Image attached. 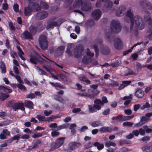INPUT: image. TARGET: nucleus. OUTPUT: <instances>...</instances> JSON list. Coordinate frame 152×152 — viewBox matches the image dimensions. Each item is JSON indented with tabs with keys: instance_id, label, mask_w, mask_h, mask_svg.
<instances>
[{
	"instance_id": "nucleus-1",
	"label": "nucleus",
	"mask_w": 152,
	"mask_h": 152,
	"mask_svg": "<svg viewBox=\"0 0 152 152\" xmlns=\"http://www.w3.org/2000/svg\"><path fill=\"white\" fill-rule=\"evenodd\" d=\"M110 28L111 32H107L105 35L107 39L111 42L113 41L115 37L113 33H117L121 31V27L120 22L117 20H112L110 23Z\"/></svg>"
},
{
	"instance_id": "nucleus-2",
	"label": "nucleus",
	"mask_w": 152,
	"mask_h": 152,
	"mask_svg": "<svg viewBox=\"0 0 152 152\" xmlns=\"http://www.w3.org/2000/svg\"><path fill=\"white\" fill-rule=\"evenodd\" d=\"M134 117L133 115L130 116H123L122 115H119L117 117H113L111 119L113 121L116 120V121H113L114 124L120 122L129 120L132 119Z\"/></svg>"
},
{
	"instance_id": "nucleus-3",
	"label": "nucleus",
	"mask_w": 152,
	"mask_h": 152,
	"mask_svg": "<svg viewBox=\"0 0 152 152\" xmlns=\"http://www.w3.org/2000/svg\"><path fill=\"white\" fill-rule=\"evenodd\" d=\"M126 18H124V20L128 23H130V29L131 31L132 30L134 26V19L133 13L130 10L127 11L126 14Z\"/></svg>"
},
{
	"instance_id": "nucleus-4",
	"label": "nucleus",
	"mask_w": 152,
	"mask_h": 152,
	"mask_svg": "<svg viewBox=\"0 0 152 152\" xmlns=\"http://www.w3.org/2000/svg\"><path fill=\"white\" fill-rule=\"evenodd\" d=\"M39 42L41 48L44 50H46L47 49L48 47V43L46 39V37L45 35H41L40 36Z\"/></svg>"
},
{
	"instance_id": "nucleus-5",
	"label": "nucleus",
	"mask_w": 152,
	"mask_h": 152,
	"mask_svg": "<svg viewBox=\"0 0 152 152\" xmlns=\"http://www.w3.org/2000/svg\"><path fill=\"white\" fill-rule=\"evenodd\" d=\"M134 20L135 24L137 28L140 30H142L144 28V23L142 19L138 15L134 17Z\"/></svg>"
},
{
	"instance_id": "nucleus-6",
	"label": "nucleus",
	"mask_w": 152,
	"mask_h": 152,
	"mask_svg": "<svg viewBox=\"0 0 152 152\" xmlns=\"http://www.w3.org/2000/svg\"><path fill=\"white\" fill-rule=\"evenodd\" d=\"M84 50V48L82 45L79 44L75 48L74 53L75 58H78L80 57Z\"/></svg>"
},
{
	"instance_id": "nucleus-7",
	"label": "nucleus",
	"mask_w": 152,
	"mask_h": 152,
	"mask_svg": "<svg viewBox=\"0 0 152 152\" xmlns=\"http://www.w3.org/2000/svg\"><path fill=\"white\" fill-rule=\"evenodd\" d=\"M30 62L34 64H37V62L39 61L40 59H42L43 61L45 60L42 58L40 55L37 53L35 52L30 55Z\"/></svg>"
},
{
	"instance_id": "nucleus-8",
	"label": "nucleus",
	"mask_w": 152,
	"mask_h": 152,
	"mask_svg": "<svg viewBox=\"0 0 152 152\" xmlns=\"http://www.w3.org/2000/svg\"><path fill=\"white\" fill-rule=\"evenodd\" d=\"M65 137H61L58 138L55 143L52 144L51 147L52 149H56L60 147L64 143Z\"/></svg>"
},
{
	"instance_id": "nucleus-9",
	"label": "nucleus",
	"mask_w": 152,
	"mask_h": 152,
	"mask_svg": "<svg viewBox=\"0 0 152 152\" xmlns=\"http://www.w3.org/2000/svg\"><path fill=\"white\" fill-rule=\"evenodd\" d=\"M82 146V143L79 142H72L69 143L68 145V148L72 151L81 148Z\"/></svg>"
},
{
	"instance_id": "nucleus-10",
	"label": "nucleus",
	"mask_w": 152,
	"mask_h": 152,
	"mask_svg": "<svg viewBox=\"0 0 152 152\" xmlns=\"http://www.w3.org/2000/svg\"><path fill=\"white\" fill-rule=\"evenodd\" d=\"M12 108L14 111H17L18 109L22 111H24L25 108L24 107V104L23 102H17L14 103L12 106Z\"/></svg>"
},
{
	"instance_id": "nucleus-11",
	"label": "nucleus",
	"mask_w": 152,
	"mask_h": 152,
	"mask_svg": "<svg viewBox=\"0 0 152 152\" xmlns=\"http://www.w3.org/2000/svg\"><path fill=\"white\" fill-rule=\"evenodd\" d=\"M102 12L99 9H96L94 10L91 14V16L93 19L96 20H98L101 17Z\"/></svg>"
},
{
	"instance_id": "nucleus-12",
	"label": "nucleus",
	"mask_w": 152,
	"mask_h": 152,
	"mask_svg": "<svg viewBox=\"0 0 152 152\" xmlns=\"http://www.w3.org/2000/svg\"><path fill=\"white\" fill-rule=\"evenodd\" d=\"M126 8L125 6H122L115 12L116 15L117 16H123L126 13Z\"/></svg>"
},
{
	"instance_id": "nucleus-13",
	"label": "nucleus",
	"mask_w": 152,
	"mask_h": 152,
	"mask_svg": "<svg viewBox=\"0 0 152 152\" xmlns=\"http://www.w3.org/2000/svg\"><path fill=\"white\" fill-rule=\"evenodd\" d=\"M47 12L45 10H43L37 13L36 16L38 20H41L45 18L48 16Z\"/></svg>"
},
{
	"instance_id": "nucleus-14",
	"label": "nucleus",
	"mask_w": 152,
	"mask_h": 152,
	"mask_svg": "<svg viewBox=\"0 0 152 152\" xmlns=\"http://www.w3.org/2000/svg\"><path fill=\"white\" fill-rule=\"evenodd\" d=\"M91 4L90 2H85L81 6V9L84 11H88L91 10Z\"/></svg>"
},
{
	"instance_id": "nucleus-15",
	"label": "nucleus",
	"mask_w": 152,
	"mask_h": 152,
	"mask_svg": "<svg viewBox=\"0 0 152 152\" xmlns=\"http://www.w3.org/2000/svg\"><path fill=\"white\" fill-rule=\"evenodd\" d=\"M140 5L143 8L151 10L152 6L150 3H147L145 0H140L139 2Z\"/></svg>"
},
{
	"instance_id": "nucleus-16",
	"label": "nucleus",
	"mask_w": 152,
	"mask_h": 152,
	"mask_svg": "<svg viewBox=\"0 0 152 152\" xmlns=\"http://www.w3.org/2000/svg\"><path fill=\"white\" fill-rule=\"evenodd\" d=\"M21 37L25 39H32L33 37L32 35L28 31L26 30L21 34Z\"/></svg>"
},
{
	"instance_id": "nucleus-17",
	"label": "nucleus",
	"mask_w": 152,
	"mask_h": 152,
	"mask_svg": "<svg viewBox=\"0 0 152 152\" xmlns=\"http://www.w3.org/2000/svg\"><path fill=\"white\" fill-rule=\"evenodd\" d=\"M64 47L61 46L57 48L55 50L54 55L56 57H58L64 53Z\"/></svg>"
},
{
	"instance_id": "nucleus-18",
	"label": "nucleus",
	"mask_w": 152,
	"mask_h": 152,
	"mask_svg": "<svg viewBox=\"0 0 152 152\" xmlns=\"http://www.w3.org/2000/svg\"><path fill=\"white\" fill-rule=\"evenodd\" d=\"M115 47L117 49L120 50L122 48L123 44L121 40L118 38H117L114 42Z\"/></svg>"
},
{
	"instance_id": "nucleus-19",
	"label": "nucleus",
	"mask_w": 152,
	"mask_h": 152,
	"mask_svg": "<svg viewBox=\"0 0 152 152\" xmlns=\"http://www.w3.org/2000/svg\"><path fill=\"white\" fill-rule=\"evenodd\" d=\"M33 12V8L30 7L29 4L24 8V14L26 16H29L32 14Z\"/></svg>"
},
{
	"instance_id": "nucleus-20",
	"label": "nucleus",
	"mask_w": 152,
	"mask_h": 152,
	"mask_svg": "<svg viewBox=\"0 0 152 152\" xmlns=\"http://www.w3.org/2000/svg\"><path fill=\"white\" fill-rule=\"evenodd\" d=\"M149 120V118H147L145 116H143L141 118L139 122L135 124V126L139 127L142 126L143 124L146 123Z\"/></svg>"
},
{
	"instance_id": "nucleus-21",
	"label": "nucleus",
	"mask_w": 152,
	"mask_h": 152,
	"mask_svg": "<svg viewBox=\"0 0 152 152\" xmlns=\"http://www.w3.org/2000/svg\"><path fill=\"white\" fill-rule=\"evenodd\" d=\"M113 4L111 1H109L103 7V10L104 12H107L112 8Z\"/></svg>"
},
{
	"instance_id": "nucleus-22",
	"label": "nucleus",
	"mask_w": 152,
	"mask_h": 152,
	"mask_svg": "<svg viewBox=\"0 0 152 152\" xmlns=\"http://www.w3.org/2000/svg\"><path fill=\"white\" fill-rule=\"evenodd\" d=\"M99 131L101 133L105 132H112L111 127L104 126L100 128Z\"/></svg>"
},
{
	"instance_id": "nucleus-23",
	"label": "nucleus",
	"mask_w": 152,
	"mask_h": 152,
	"mask_svg": "<svg viewBox=\"0 0 152 152\" xmlns=\"http://www.w3.org/2000/svg\"><path fill=\"white\" fill-rule=\"evenodd\" d=\"M144 95V91L141 89H139L137 90L135 93V95L138 98H142Z\"/></svg>"
},
{
	"instance_id": "nucleus-24",
	"label": "nucleus",
	"mask_w": 152,
	"mask_h": 152,
	"mask_svg": "<svg viewBox=\"0 0 152 152\" xmlns=\"http://www.w3.org/2000/svg\"><path fill=\"white\" fill-rule=\"evenodd\" d=\"M110 52V49L108 46H104L101 49V53L104 55L109 54Z\"/></svg>"
},
{
	"instance_id": "nucleus-25",
	"label": "nucleus",
	"mask_w": 152,
	"mask_h": 152,
	"mask_svg": "<svg viewBox=\"0 0 152 152\" xmlns=\"http://www.w3.org/2000/svg\"><path fill=\"white\" fill-rule=\"evenodd\" d=\"M102 125L103 124L101 121L100 120L94 121L91 124V126L94 127L100 126Z\"/></svg>"
},
{
	"instance_id": "nucleus-26",
	"label": "nucleus",
	"mask_w": 152,
	"mask_h": 152,
	"mask_svg": "<svg viewBox=\"0 0 152 152\" xmlns=\"http://www.w3.org/2000/svg\"><path fill=\"white\" fill-rule=\"evenodd\" d=\"M95 25V23L93 20L90 19L87 20L85 23L86 26L88 28H91L94 26Z\"/></svg>"
},
{
	"instance_id": "nucleus-27",
	"label": "nucleus",
	"mask_w": 152,
	"mask_h": 152,
	"mask_svg": "<svg viewBox=\"0 0 152 152\" xmlns=\"http://www.w3.org/2000/svg\"><path fill=\"white\" fill-rule=\"evenodd\" d=\"M0 91L4 92L6 93H10L12 92V89L8 88L6 87H4L2 85L0 86Z\"/></svg>"
},
{
	"instance_id": "nucleus-28",
	"label": "nucleus",
	"mask_w": 152,
	"mask_h": 152,
	"mask_svg": "<svg viewBox=\"0 0 152 152\" xmlns=\"http://www.w3.org/2000/svg\"><path fill=\"white\" fill-rule=\"evenodd\" d=\"M24 106L30 109H33L34 104L31 101H25Z\"/></svg>"
},
{
	"instance_id": "nucleus-29",
	"label": "nucleus",
	"mask_w": 152,
	"mask_h": 152,
	"mask_svg": "<svg viewBox=\"0 0 152 152\" xmlns=\"http://www.w3.org/2000/svg\"><path fill=\"white\" fill-rule=\"evenodd\" d=\"M83 4V0H75L73 4V7H79Z\"/></svg>"
},
{
	"instance_id": "nucleus-30",
	"label": "nucleus",
	"mask_w": 152,
	"mask_h": 152,
	"mask_svg": "<svg viewBox=\"0 0 152 152\" xmlns=\"http://www.w3.org/2000/svg\"><path fill=\"white\" fill-rule=\"evenodd\" d=\"M9 96H10L8 94L1 91L0 93V100L1 101H4Z\"/></svg>"
},
{
	"instance_id": "nucleus-31",
	"label": "nucleus",
	"mask_w": 152,
	"mask_h": 152,
	"mask_svg": "<svg viewBox=\"0 0 152 152\" xmlns=\"http://www.w3.org/2000/svg\"><path fill=\"white\" fill-rule=\"evenodd\" d=\"M32 6L36 12H39L42 9V7L41 6L37 3H32Z\"/></svg>"
},
{
	"instance_id": "nucleus-32",
	"label": "nucleus",
	"mask_w": 152,
	"mask_h": 152,
	"mask_svg": "<svg viewBox=\"0 0 152 152\" xmlns=\"http://www.w3.org/2000/svg\"><path fill=\"white\" fill-rule=\"evenodd\" d=\"M93 145L94 146L96 147L97 149L99 150H101L104 148V145L103 144H100L99 142H95L94 143Z\"/></svg>"
},
{
	"instance_id": "nucleus-33",
	"label": "nucleus",
	"mask_w": 152,
	"mask_h": 152,
	"mask_svg": "<svg viewBox=\"0 0 152 152\" xmlns=\"http://www.w3.org/2000/svg\"><path fill=\"white\" fill-rule=\"evenodd\" d=\"M143 151L147 152H152V145H146L142 148Z\"/></svg>"
},
{
	"instance_id": "nucleus-34",
	"label": "nucleus",
	"mask_w": 152,
	"mask_h": 152,
	"mask_svg": "<svg viewBox=\"0 0 152 152\" xmlns=\"http://www.w3.org/2000/svg\"><path fill=\"white\" fill-rule=\"evenodd\" d=\"M29 30L30 33H31L32 35H34L37 32V28L34 26H30Z\"/></svg>"
},
{
	"instance_id": "nucleus-35",
	"label": "nucleus",
	"mask_w": 152,
	"mask_h": 152,
	"mask_svg": "<svg viewBox=\"0 0 152 152\" xmlns=\"http://www.w3.org/2000/svg\"><path fill=\"white\" fill-rule=\"evenodd\" d=\"M0 68L2 73H5L6 72V70L5 65L4 62H2L0 63Z\"/></svg>"
},
{
	"instance_id": "nucleus-36",
	"label": "nucleus",
	"mask_w": 152,
	"mask_h": 152,
	"mask_svg": "<svg viewBox=\"0 0 152 152\" xmlns=\"http://www.w3.org/2000/svg\"><path fill=\"white\" fill-rule=\"evenodd\" d=\"M69 126V124H64L58 126L57 130L59 131L61 129H66Z\"/></svg>"
},
{
	"instance_id": "nucleus-37",
	"label": "nucleus",
	"mask_w": 152,
	"mask_h": 152,
	"mask_svg": "<svg viewBox=\"0 0 152 152\" xmlns=\"http://www.w3.org/2000/svg\"><path fill=\"white\" fill-rule=\"evenodd\" d=\"M58 26V23L56 21H52L49 24L47 27V29H48L50 28L53 26Z\"/></svg>"
},
{
	"instance_id": "nucleus-38",
	"label": "nucleus",
	"mask_w": 152,
	"mask_h": 152,
	"mask_svg": "<svg viewBox=\"0 0 152 152\" xmlns=\"http://www.w3.org/2000/svg\"><path fill=\"white\" fill-rule=\"evenodd\" d=\"M41 141L39 140H37L34 143V145L32 147L30 146V149H33L37 148L39 146V145L41 143Z\"/></svg>"
},
{
	"instance_id": "nucleus-39",
	"label": "nucleus",
	"mask_w": 152,
	"mask_h": 152,
	"mask_svg": "<svg viewBox=\"0 0 152 152\" xmlns=\"http://www.w3.org/2000/svg\"><path fill=\"white\" fill-rule=\"evenodd\" d=\"M59 9V7L58 6L55 5L53 6L50 7V11L52 13H54L57 11Z\"/></svg>"
},
{
	"instance_id": "nucleus-40",
	"label": "nucleus",
	"mask_w": 152,
	"mask_h": 152,
	"mask_svg": "<svg viewBox=\"0 0 152 152\" xmlns=\"http://www.w3.org/2000/svg\"><path fill=\"white\" fill-rule=\"evenodd\" d=\"M72 49L71 46H68L66 49V52L69 57L72 56Z\"/></svg>"
},
{
	"instance_id": "nucleus-41",
	"label": "nucleus",
	"mask_w": 152,
	"mask_h": 152,
	"mask_svg": "<svg viewBox=\"0 0 152 152\" xmlns=\"http://www.w3.org/2000/svg\"><path fill=\"white\" fill-rule=\"evenodd\" d=\"M105 146L107 148H109L111 146L115 147L116 146V144L114 142L109 141L105 143Z\"/></svg>"
},
{
	"instance_id": "nucleus-42",
	"label": "nucleus",
	"mask_w": 152,
	"mask_h": 152,
	"mask_svg": "<svg viewBox=\"0 0 152 152\" xmlns=\"http://www.w3.org/2000/svg\"><path fill=\"white\" fill-rule=\"evenodd\" d=\"M74 0H65V8H67L72 3Z\"/></svg>"
},
{
	"instance_id": "nucleus-43",
	"label": "nucleus",
	"mask_w": 152,
	"mask_h": 152,
	"mask_svg": "<svg viewBox=\"0 0 152 152\" xmlns=\"http://www.w3.org/2000/svg\"><path fill=\"white\" fill-rule=\"evenodd\" d=\"M41 5L42 7V8L44 10H47L49 8V5L47 3L43 1H41L40 2Z\"/></svg>"
},
{
	"instance_id": "nucleus-44",
	"label": "nucleus",
	"mask_w": 152,
	"mask_h": 152,
	"mask_svg": "<svg viewBox=\"0 0 152 152\" xmlns=\"http://www.w3.org/2000/svg\"><path fill=\"white\" fill-rule=\"evenodd\" d=\"M93 47L95 51L96 56L97 57L99 55V50L98 47L96 44H94L93 45Z\"/></svg>"
},
{
	"instance_id": "nucleus-45",
	"label": "nucleus",
	"mask_w": 152,
	"mask_h": 152,
	"mask_svg": "<svg viewBox=\"0 0 152 152\" xmlns=\"http://www.w3.org/2000/svg\"><path fill=\"white\" fill-rule=\"evenodd\" d=\"M134 74L135 73L129 69H128L127 71H126L124 72V75L126 76L130 75H134Z\"/></svg>"
},
{
	"instance_id": "nucleus-46",
	"label": "nucleus",
	"mask_w": 152,
	"mask_h": 152,
	"mask_svg": "<svg viewBox=\"0 0 152 152\" xmlns=\"http://www.w3.org/2000/svg\"><path fill=\"white\" fill-rule=\"evenodd\" d=\"M55 99L57 101H59L61 103H63L64 101L63 98L58 95H56L54 97Z\"/></svg>"
},
{
	"instance_id": "nucleus-47",
	"label": "nucleus",
	"mask_w": 152,
	"mask_h": 152,
	"mask_svg": "<svg viewBox=\"0 0 152 152\" xmlns=\"http://www.w3.org/2000/svg\"><path fill=\"white\" fill-rule=\"evenodd\" d=\"M13 100H12L7 102L6 103V106L8 107H12L14 103Z\"/></svg>"
},
{
	"instance_id": "nucleus-48",
	"label": "nucleus",
	"mask_w": 152,
	"mask_h": 152,
	"mask_svg": "<svg viewBox=\"0 0 152 152\" xmlns=\"http://www.w3.org/2000/svg\"><path fill=\"white\" fill-rule=\"evenodd\" d=\"M36 118H37L39 121H45V117L44 116H42L40 115H39Z\"/></svg>"
},
{
	"instance_id": "nucleus-49",
	"label": "nucleus",
	"mask_w": 152,
	"mask_h": 152,
	"mask_svg": "<svg viewBox=\"0 0 152 152\" xmlns=\"http://www.w3.org/2000/svg\"><path fill=\"white\" fill-rule=\"evenodd\" d=\"M94 143L91 142H89L86 144L84 145V148L85 149H88L92 146Z\"/></svg>"
},
{
	"instance_id": "nucleus-50",
	"label": "nucleus",
	"mask_w": 152,
	"mask_h": 152,
	"mask_svg": "<svg viewBox=\"0 0 152 152\" xmlns=\"http://www.w3.org/2000/svg\"><path fill=\"white\" fill-rule=\"evenodd\" d=\"M82 81L85 82L86 84H90L91 81L87 79V78L84 77H82Z\"/></svg>"
},
{
	"instance_id": "nucleus-51",
	"label": "nucleus",
	"mask_w": 152,
	"mask_h": 152,
	"mask_svg": "<svg viewBox=\"0 0 152 152\" xmlns=\"http://www.w3.org/2000/svg\"><path fill=\"white\" fill-rule=\"evenodd\" d=\"M49 83L51 85L53 86L54 87H59L61 88H63L62 87L59 85V84L58 83H54L52 82H49Z\"/></svg>"
},
{
	"instance_id": "nucleus-52",
	"label": "nucleus",
	"mask_w": 152,
	"mask_h": 152,
	"mask_svg": "<svg viewBox=\"0 0 152 152\" xmlns=\"http://www.w3.org/2000/svg\"><path fill=\"white\" fill-rule=\"evenodd\" d=\"M8 26L10 30L13 31L15 30L16 29L15 27L14 26L12 22H9L8 23Z\"/></svg>"
},
{
	"instance_id": "nucleus-53",
	"label": "nucleus",
	"mask_w": 152,
	"mask_h": 152,
	"mask_svg": "<svg viewBox=\"0 0 152 152\" xmlns=\"http://www.w3.org/2000/svg\"><path fill=\"white\" fill-rule=\"evenodd\" d=\"M150 104L148 102H146L145 104L140 107V109L143 110L146 108H148L150 107Z\"/></svg>"
},
{
	"instance_id": "nucleus-54",
	"label": "nucleus",
	"mask_w": 152,
	"mask_h": 152,
	"mask_svg": "<svg viewBox=\"0 0 152 152\" xmlns=\"http://www.w3.org/2000/svg\"><path fill=\"white\" fill-rule=\"evenodd\" d=\"M18 87L21 90L25 91L26 90L25 86L23 85L22 83H18Z\"/></svg>"
},
{
	"instance_id": "nucleus-55",
	"label": "nucleus",
	"mask_w": 152,
	"mask_h": 152,
	"mask_svg": "<svg viewBox=\"0 0 152 152\" xmlns=\"http://www.w3.org/2000/svg\"><path fill=\"white\" fill-rule=\"evenodd\" d=\"M133 125V123L132 122H124L123 124V125L124 126H132Z\"/></svg>"
},
{
	"instance_id": "nucleus-56",
	"label": "nucleus",
	"mask_w": 152,
	"mask_h": 152,
	"mask_svg": "<svg viewBox=\"0 0 152 152\" xmlns=\"http://www.w3.org/2000/svg\"><path fill=\"white\" fill-rule=\"evenodd\" d=\"M56 116L52 115L51 116L47 117L46 118H45V121L48 122L51 121H52L53 119L56 118Z\"/></svg>"
},
{
	"instance_id": "nucleus-57",
	"label": "nucleus",
	"mask_w": 152,
	"mask_h": 152,
	"mask_svg": "<svg viewBox=\"0 0 152 152\" xmlns=\"http://www.w3.org/2000/svg\"><path fill=\"white\" fill-rule=\"evenodd\" d=\"M150 140V138L149 136H145L142 138L141 141L145 143H146Z\"/></svg>"
},
{
	"instance_id": "nucleus-58",
	"label": "nucleus",
	"mask_w": 152,
	"mask_h": 152,
	"mask_svg": "<svg viewBox=\"0 0 152 152\" xmlns=\"http://www.w3.org/2000/svg\"><path fill=\"white\" fill-rule=\"evenodd\" d=\"M5 46L8 49L11 48V46L10 45V41L8 38L6 40L5 42Z\"/></svg>"
},
{
	"instance_id": "nucleus-59",
	"label": "nucleus",
	"mask_w": 152,
	"mask_h": 152,
	"mask_svg": "<svg viewBox=\"0 0 152 152\" xmlns=\"http://www.w3.org/2000/svg\"><path fill=\"white\" fill-rule=\"evenodd\" d=\"M60 134L59 132L56 131H52L51 132V135L52 137H56L58 136Z\"/></svg>"
},
{
	"instance_id": "nucleus-60",
	"label": "nucleus",
	"mask_w": 152,
	"mask_h": 152,
	"mask_svg": "<svg viewBox=\"0 0 152 152\" xmlns=\"http://www.w3.org/2000/svg\"><path fill=\"white\" fill-rule=\"evenodd\" d=\"M20 136L21 135L19 134H18L15 135L13 137H12L13 141L17 140V141L16 142L17 143L18 142V141L19 140Z\"/></svg>"
},
{
	"instance_id": "nucleus-61",
	"label": "nucleus",
	"mask_w": 152,
	"mask_h": 152,
	"mask_svg": "<svg viewBox=\"0 0 152 152\" xmlns=\"http://www.w3.org/2000/svg\"><path fill=\"white\" fill-rule=\"evenodd\" d=\"M94 103L95 104H100L101 105H103V102H102V101L99 99H95L94 101Z\"/></svg>"
},
{
	"instance_id": "nucleus-62",
	"label": "nucleus",
	"mask_w": 152,
	"mask_h": 152,
	"mask_svg": "<svg viewBox=\"0 0 152 152\" xmlns=\"http://www.w3.org/2000/svg\"><path fill=\"white\" fill-rule=\"evenodd\" d=\"M90 59L86 57H84L82 60L83 62L85 64H88L89 63Z\"/></svg>"
},
{
	"instance_id": "nucleus-63",
	"label": "nucleus",
	"mask_w": 152,
	"mask_h": 152,
	"mask_svg": "<svg viewBox=\"0 0 152 152\" xmlns=\"http://www.w3.org/2000/svg\"><path fill=\"white\" fill-rule=\"evenodd\" d=\"M42 136V133H37L34 134L32 136V137L34 138H37L38 137H41Z\"/></svg>"
},
{
	"instance_id": "nucleus-64",
	"label": "nucleus",
	"mask_w": 152,
	"mask_h": 152,
	"mask_svg": "<svg viewBox=\"0 0 152 152\" xmlns=\"http://www.w3.org/2000/svg\"><path fill=\"white\" fill-rule=\"evenodd\" d=\"M88 108L89 111L91 113H94L96 111V110H95L94 107V106H92L91 105H89Z\"/></svg>"
}]
</instances>
